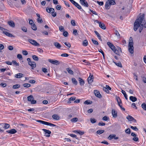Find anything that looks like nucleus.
<instances>
[{"mask_svg":"<svg viewBox=\"0 0 146 146\" xmlns=\"http://www.w3.org/2000/svg\"><path fill=\"white\" fill-rule=\"evenodd\" d=\"M134 27H146V20H145V15L143 14L139 16L135 21Z\"/></svg>","mask_w":146,"mask_h":146,"instance_id":"1","label":"nucleus"},{"mask_svg":"<svg viewBox=\"0 0 146 146\" xmlns=\"http://www.w3.org/2000/svg\"><path fill=\"white\" fill-rule=\"evenodd\" d=\"M107 44L115 53L120 55V53L122 52V50L120 47L117 46L116 48L112 43L109 42H107Z\"/></svg>","mask_w":146,"mask_h":146,"instance_id":"2","label":"nucleus"},{"mask_svg":"<svg viewBox=\"0 0 146 146\" xmlns=\"http://www.w3.org/2000/svg\"><path fill=\"white\" fill-rule=\"evenodd\" d=\"M133 44V38L131 37H130L129 39L128 50L129 52L131 54L134 53Z\"/></svg>","mask_w":146,"mask_h":146,"instance_id":"3","label":"nucleus"},{"mask_svg":"<svg viewBox=\"0 0 146 146\" xmlns=\"http://www.w3.org/2000/svg\"><path fill=\"white\" fill-rule=\"evenodd\" d=\"M27 60L28 62V64L30 66L32 69H34L36 66V64L35 62L33 61H31V59L29 58H28L27 59Z\"/></svg>","mask_w":146,"mask_h":146,"instance_id":"4","label":"nucleus"},{"mask_svg":"<svg viewBox=\"0 0 146 146\" xmlns=\"http://www.w3.org/2000/svg\"><path fill=\"white\" fill-rule=\"evenodd\" d=\"M37 122H39L40 123L47 125H49L51 126H55V125L43 121L41 120H38L37 121Z\"/></svg>","mask_w":146,"mask_h":146,"instance_id":"5","label":"nucleus"},{"mask_svg":"<svg viewBox=\"0 0 146 146\" xmlns=\"http://www.w3.org/2000/svg\"><path fill=\"white\" fill-rule=\"evenodd\" d=\"M0 29L3 31V33L5 34L7 36L10 37L14 36L12 34L9 33L8 32V30L5 29V28H0Z\"/></svg>","mask_w":146,"mask_h":146,"instance_id":"6","label":"nucleus"},{"mask_svg":"<svg viewBox=\"0 0 146 146\" xmlns=\"http://www.w3.org/2000/svg\"><path fill=\"white\" fill-rule=\"evenodd\" d=\"M116 100L118 103V106H119L120 108L123 111H125V109L122 107V102L119 97H118L116 98Z\"/></svg>","mask_w":146,"mask_h":146,"instance_id":"7","label":"nucleus"},{"mask_svg":"<svg viewBox=\"0 0 146 146\" xmlns=\"http://www.w3.org/2000/svg\"><path fill=\"white\" fill-rule=\"evenodd\" d=\"M27 99L28 101L31 102V104H34L36 103V101L34 100L33 96L32 95L28 96Z\"/></svg>","mask_w":146,"mask_h":146,"instance_id":"8","label":"nucleus"},{"mask_svg":"<svg viewBox=\"0 0 146 146\" xmlns=\"http://www.w3.org/2000/svg\"><path fill=\"white\" fill-rule=\"evenodd\" d=\"M42 130L44 132V136L47 137H49L50 136V135L51 133L50 131L44 129H43Z\"/></svg>","mask_w":146,"mask_h":146,"instance_id":"9","label":"nucleus"},{"mask_svg":"<svg viewBox=\"0 0 146 146\" xmlns=\"http://www.w3.org/2000/svg\"><path fill=\"white\" fill-rule=\"evenodd\" d=\"M28 41L30 43L35 46H40V44L37 42L35 40L29 39L28 40Z\"/></svg>","mask_w":146,"mask_h":146,"instance_id":"10","label":"nucleus"},{"mask_svg":"<svg viewBox=\"0 0 146 146\" xmlns=\"http://www.w3.org/2000/svg\"><path fill=\"white\" fill-rule=\"evenodd\" d=\"M48 61L49 62L56 65H58L60 63L58 61L56 60H53L51 59H49Z\"/></svg>","mask_w":146,"mask_h":146,"instance_id":"11","label":"nucleus"},{"mask_svg":"<svg viewBox=\"0 0 146 146\" xmlns=\"http://www.w3.org/2000/svg\"><path fill=\"white\" fill-rule=\"evenodd\" d=\"M111 89V88L108 85H106V87L103 88V90L108 94L109 93V90H110Z\"/></svg>","mask_w":146,"mask_h":146,"instance_id":"12","label":"nucleus"},{"mask_svg":"<svg viewBox=\"0 0 146 146\" xmlns=\"http://www.w3.org/2000/svg\"><path fill=\"white\" fill-rule=\"evenodd\" d=\"M80 3L82 5L85 7H88L89 6L88 3L85 0H80Z\"/></svg>","mask_w":146,"mask_h":146,"instance_id":"13","label":"nucleus"},{"mask_svg":"<svg viewBox=\"0 0 146 146\" xmlns=\"http://www.w3.org/2000/svg\"><path fill=\"white\" fill-rule=\"evenodd\" d=\"M113 138L116 140L117 139H118V137H116V135L115 134H111L108 137V139L109 140H111Z\"/></svg>","mask_w":146,"mask_h":146,"instance_id":"14","label":"nucleus"},{"mask_svg":"<svg viewBox=\"0 0 146 146\" xmlns=\"http://www.w3.org/2000/svg\"><path fill=\"white\" fill-rule=\"evenodd\" d=\"M127 119L129 121H133L134 122L136 121V120L131 116L129 115L127 117Z\"/></svg>","mask_w":146,"mask_h":146,"instance_id":"15","label":"nucleus"},{"mask_svg":"<svg viewBox=\"0 0 146 146\" xmlns=\"http://www.w3.org/2000/svg\"><path fill=\"white\" fill-rule=\"evenodd\" d=\"M94 77L93 75H90L88 78V82L89 84L92 83L94 80Z\"/></svg>","mask_w":146,"mask_h":146,"instance_id":"16","label":"nucleus"},{"mask_svg":"<svg viewBox=\"0 0 146 146\" xmlns=\"http://www.w3.org/2000/svg\"><path fill=\"white\" fill-rule=\"evenodd\" d=\"M52 117L53 119L55 120H59L60 119V117L57 114H54Z\"/></svg>","mask_w":146,"mask_h":146,"instance_id":"17","label":"nucleus"},{"mask_svg":"<svg viewBox=\"0 0 146 146\" xmlns=\"http://www.w3.org/2000/svg\"><path fill=\"white\" fill-rule=\"evenodd\" d=\"M6 132L8 133L14 134L17 132V131L15 129H11L10 130L7 131Z\"/></svg>","mask_w":146,"mask_h":146,"instance_id":"18","label":"nucleus"},{"mask_svg":"<svg viewBox=\"0 0 146 146\" xmlns=\"http://www.w3.org/2000/svg\"><path fill=\"white\" fill-rule=\"evenodd\" d=\"M112 114L113 117L116 118L117 117V112L114 109H112Z\"/></svg>","mask_w":146,"mask_h":146,"instance_id":"19","label":"nucleus"},{"mask_svg":"<svg viewBox=\"0 0 146 146\" xmlns=\"http://www.w3.org/2000/svg\"><path fill=\"white\" fill-rule=\"evenodd\" d=\"M111 5L110 4V2L108 0L106 2L105 4V8L106 9H109L110 8Z\"/></svg>","mask_w":146,"mask_h":146,"instance_id":"20","label":"nucleus"},{"mask_svg":"<svg viewBox=\"0 0 146 146\" xmlns=\"http://www.w3.org/2000/svg\"><path fill=\"white\" fill-rule=\"evenodd\" d=\"M94 92L96 96L99 98H101L102 96L99 92L97 90H95Z\"/></svg>","mask_w":146,"mask_h":146,"instance_id":"21","label":"nucleus"},{"mask_svg":"<svg viewBox=\"0 0 146 146\" xmlns=\"http://www.w3.org/2000/svg\"><path fill=\"white\" fill-rule=\"evenodd\" d=\"M78 80L79 82L80 85L81 86H83L85 84L84 81L81 78H78Z\"/></svg>","mask_w":146,"mask_h":146,"instance_id":"22","label":"nucleus"},{"mask_svg":"<svg viewBox=\"0 0 146 146\" xmlns=\"http://www.w3.org/2000/svg\"><path fill=\"white\" fill-rule=\"evenodd\" d=\"M8 23L10 27H14L15 26V24L14 22L12 21H8Z\"/></svg>","mask_w":146,"mask_h":146,"instance_id":"23","label":"nucleus"},{"mask_svg":"<svg viewBox=\"0 0 146 146\" xmlns=\"http://www.w3.org/2000/svg\"><path fill=\"white\" fill-rule=\"evenodd\" d=\"M29 24L31 26H33V27H36V25L34 24L33 21L31 19H29Z\"/></svg>","mask_w":146,"mask_h":146,"instance_id":"24","label":"nucleus"},{"mask_svg":"<svg viewBox=\"0 0 146 146\" xmlns=\"http://www.w3.org/2000/svg\"><path fill=\"white\" fill-rule=\"evenodd\" d=\"M23 74L21 73H19L16 74L15 76L17 78H20L23 77Z\"/></svg>","mask_w":146,"mask_h":146,"instance_id":"25","label":"nucleus"},{"mask_svg":"<svg viewBox=\"0 0 146 146\" xmlns=\"http://www.w3.org/2000/svg\"><path fill=\"white\" fill-rule=\"evenodd\" d=\"M54 46L57 48L58 49H60L61 46L58 42H54Z\"/></svg>","mask_w":146,"mask_h":146,"instance_id":"26","label":"nucleus"},{"mask_svg":"<svg viewBox=\"0 0 146 146\" xmlns=\"http://www.w3.org/2000/svg\"><path fill=\"white\" fill-rule=\"evenodd\" d=\"M129 99L130 100L133 102L137 100V98L133 96H130L129 97Z\"/></svg>","mask_w":146,"mask_h":146,"instance_id":"27","label":"nucleus"},{"mask_svg":"<svg viewBox=\"0 0 146 146\" xmlns=\"http://www.w3.org/2000/svg\"><path fill=\"white\" fill-rule=\"evenodd\" d=\"M94 33H95L96 35H97L98 39L102 41V40L100 34L96 31H94Z\"/></svg>","mask_w":146,"mask_h":146,"instance_id":"28","label":"nucleus"},{"mask_svg":"<svg viewBox=\"0 0 146 146\" xmlns=\"http://www.w3.org/2000/svg\"><path fill=\"white\" fill-rule=\"evenodd\" d=\"M46 10L47 12L48 13H51L52 12H54V9L53 8H48L47 7L46 9Z\"/></svg>","mask_w":146,"mask_h":146,"instance_id":"29","label":"nucleus"},{"mask_svg":"<svg viewBox=\"0 0 146 146\" xmlns=\"http://www.w3.org/2000/svg\"><path fill=\"white\" fill-rule=\"evenodd\" d=\"M95 22L99 24V26L100 27H104L105 25L104 24L99 22L98 21L96 20L95 21Z\"/></svg>","mask_w":146,"mask_h":146,"instance_id":"30","label":"nucleus"},{"mask_svg":"<svg viewBox=\"0 0 146 146\" xmlns=\"http://www.w3.org/2000/svg\"><path fill=\"white\" fill-rule=\"evenodd\" d=\"M74 5L78 9L80 10L81 11H84L82 9L81 7L77 3H76Z\"/></svg>","mask_w":146,"mask_h":146,"instance_id":"31","label":"nucleus"},{"mask_svg":"<svg viewBox=\"0 0 146 146\" xmlns=\"http://www.w3.org/2000/svg\"><path fill=\"white\" fill-rule=\"evenodd\" d=\"M121 93L123 94L124 95V96L125 97V98L126 100H127V94H126L125 92L123 90H121Z\"/></svg>","mask_w":146,"mask_h":146,"instance_id":"32","label":"nucleus"},{"mask_svg":"<svg viewBox=\"0 0 146 146\" xmlns=\"http://www.w3.org/2000/svg\"><path fill=\"white\" fill-rule=\"evenodd\" d=\"M88 40L86 39L84 40L83 42L82 45L84 46H86L88 45Z\"/></svg>","mask_w":146,"mask_h":146,"instance_id":"33","label":"nucleus"},{"mask_svg":"<svg viewBox=\"0 0 146 146\" xmlns=\"http://www.w3.org/2000/svg\"><path fill=\"white\" fill-rule=\"evenodd\" d=\"M66 70L69 74H73L74 73L73 72L70 68H67Z\"/></svg>","mask_w":146,"mask_h":146,"instance_id":"34","label":"nucleus"},{"mask_svg":"<svg viewBox=\"0 0 146 146\" xmlns=\"http://www.w3.org/2000/svg\"><path fill=\"white\" fill-rule=\"evenodd\" d=\"M72 80L73 84L76 85H77L78 82L75 78H72Z\"/></svg>","mask_w":146,"mask_h":146,"instance_id":"35","label":"nucleus"},{"mask_svg":"<svg viewBox=\"0 0 146 146\" xmlns=\"http://www.w3.org/2000/svg\"><path fill=\"white\" fill-rule=\"evenodd\" d=\"M76 99V98L74 97H71L69 99V100L68 102V103H71V101H73L74 100Z\"/></svg>","mask_w":146,"mask_h":146,"instance_id":"36","label":"nucleus"},{"mask_svg":"<svg viewBox=\"0 0 146 146\" xmlns=\"http://www.w3.org/2000/svg\"><path fill=\"white\" fill-rule=\"evenodd\" d=\"M98 51L101 53L103 56V58L104 59H105V54L104 52L103 51L102 49H100L98 50Z\"/></svg>","mask_w":146,"mask_h":146,"instance_id":"37","label":"nucleus"},{"mask_svg":"<svg viewBox=\"0 0 146 146\" xmlns=\"http://www.w3.org/2000/svg\"><path fill=\"white\" fill-rule=\"evenodd\" d=\"M141 106L144 110H146V101L145 103H144L142 104Z\"/></svg>","mask_w":146,"mask_h":146,"instance_id":"38","label":"nucleus"},{"mask_svg":"<svg viewBox=\"0 0 146 146\" xmlns=\"http://www.w3.org/2000/svg\"><path fill=\"white\" fill-rule=\"evenodd\" d=\"M78 119L77 117H74L72 119L71 121L72 122H76L78 121Z\"/></svg>","mask_w":146,"mask_h":146,"instance_id":"39","label":"nucleus"},{"mask_svg":"<svg viewBox=\"0 0 146 146\" xmlns=\"http://www.w3.org/2000/svg\"><path fill=\"white\" fill-rule=\"evenodd\" d=\"M32 57L33 59L36 61H38V57L36 55H33Z\"/></svg>","mask_w":146,"mask_h":146,"instance_id":"40","label":"nucleus"},{"mask_svg":"<svg viewBox=\"0 0 146 146\" xmlns=\"http://www.w3.org/2000/svg\"><path fill=\"white\" fill-rule=\"evenodd\" d=\"M104 131V130H98L97 131L96 133L98 134H100L103 133Z\"/></svg>","mask_w":146,"mask_h":146,"instance_id":"41","label":"nucleus"},{"mask_svg":"<svg viewBox=\"0 0 146 146\" xmlns=\"http://www.w3.org/2000/svg\"><path fill=\"white\" fill-rule=\"evenodd\" d=\"M20 87V85L19 84H17L14 85L13 86V89H16L19 88Z\"/></svg>","mask_w":146,"mask_h":146,"instance_id":"42","label":"nucleus"},{"mask_svg":"<svg viewBox=\"0 0 146 146\" xmlns=\"http://www.w3.org/2000/svg\"><path fill=\"white\" fill-rule=\"evenodd\" d=\"M125 132L126 133L128 134H129L131 133V130L129 128H128L126 129L125 130Z\"/></svg>","mask_w":146,"mask_h":146,"instance_id":"43","label":"nucleus"},{"mask_svg":"<svg viewBox=\"0 0 146 146\" xmlns=\"http://www.w3.org/2000/svg\"><path fill=\"white\" fill-rule=\"evenodd\" d=\"M110 2L111 5H114L115 4V2L114 0H108Z\"/></svg>","mask_w":146,"mask_h":146,"instance_id":"44","label":"nucleus"},{"mask_svg":"<svg viewBox=\"0 0 146 146\" xmlns=\"http://www.w3.org/2000/svg\"><path fill=\"white\" fill-rule=\"evenodd\" d=\"M64 44L68 48H70L71 47V45L69 42H65Z\"/></svg>","mask_w":146,"mask_h":146,"instance_id":"45","label":"nucleus"},{"mask_svg":"<svg viewBox=\"0 0 146 146\" xmlns=\"http://www.w3.org/2000/svg\"><path fill=\"white\" fill-rule=\"evenodd\" d=\"M130 128L133 130L136 131H137L138 130V129L137 128L136 126H131L130 127Z\"/></svg>","mask_w":146,"mask_h":146,"instance_id":"46","label":"nucleus"},{"mask_svg":"<svg viewBox=\"0 0 146 146\" xmlns=\"http://www.w3.org/2000/svg\"><path fill=\"white\" fill-rule=\"evenodd\" d=\"M114 63L117 66L120 67H122V66L121 65V64L120 62H119L118 63H117L116 62H114Z\"/></svg>","mask_w":146,"mask_h":146,"instance_id":"47","label":"nucleus"},{"mask_svg":"<svg viewBox=\"0 0 146 146\" xmlns=\"http://www.w3.org/2000/svg\"><path fill=\"white\" fill-rule=\"evenodd\" d=\"M23 86L25 87H26V88L29 87L31 86V85H30V84H28V83H25V84H23Z\"/></svg>","mask_w":146,"mask_h":146,"instance_id":"48","label":"nucleus"},{"mask_svg":"<svg viewBox=\"0 0 146 146\" xmlns=\"http://www.w3.org/2000/svg\"><path fill=\"white\" fill-rule=\"evenodd\" d=\"M70 135L72 137L76 138V139H78V138L77 137V136L75 134H70Z\"/></svg>","mask_w":146,"mask_h":146,"instance_id":"49","label":"nucleus"},{"mask_svg":"<svg viewBox=\"0 0 146 146\" xmlns=\"http://www.w3.org/2000/svg\"><path fill=\"white\" fill-rule=\"evenodd\" d=\"M115 34L118 37H120V35L119 34V33L118 31H117V30H115V32H114Z\"/></svg>","mask_w":146,"mask_h":146,"instance_id":"50","label":"nucleus"},{"mask_svg":"<svg viewBox=\"0 0 146 146\" xmlns=\"http://www.w3.org/2000/svg\"><path fill=\"white\" fill-rule=\"evenodd\" d=\"M96 119L94 118H91L90 119V121L92 123H95L96 122Z\"/></svg>","mask_w":146,"mask_h":146,"instance_id":"51","label":"nucleus"},{"mask_svg":"<svg viewBox=\"0 0 146 146\" xmlns=\"http://www.w3.org/2000/svg\"><path fill=\"white\" fill-rule=\"evenodd\" d=\"M132 139L133 140L136 142L139 141V138L137 137H134Z\"/></svg>","mask_w":146,"mask_h":146,"instance_id":"52","label":"nucleus"},{"mask_svg":"<svg viewBox=\"0 0 146 146\" xmlns=\"http://www.w3.org/2000/svg\"><path fill=\"white\" fill-rule=\"evenodd\" d=\"M10 127V125L8 123H5V125L4 126V128L5 129H7L9 128Z\"/></svg>","mask_w":146,"mask_h":146,"instance_id":"53","label":"nucleus"},{"mask_svg":"<svg viewBox=\"0 0 146 146\" xmlns=\"http://www.w3.org/2000/svg\"><path fill=\"white\" fill-rule=\"evenodd\" d=\"M109 119V118L106 116H104L102 118V119L103 120H104L105 121H107Z\"/></svg>","mask_w":146,"mask_h":146,"instance_id":"54","label":"nucleus"},{"mask_svg":"<svg viewBox=\"0 0 146 146\" xmlns=\"http://www.w3.org/2000/svg\"><path fill=\"white\" fill-rule=\"evenodd\" d=\"M42 71L44 73H46L47 72V69L45 68H42Z\"/></svg>","mask_w":146,"mask_h":146,"instance_id":"55","label":"nucleus"},{"mask_svg":"<svg viewBox=\"0 0 146 146\" xmlns=\"http://www.w3.org/2000/svg\"><path fill=\"white\" fill-rule=\"evenodd\" d=\"M73 33L75 35H77L78 34L77 30L76 29L74 30Z\"/></svg>","mask_w":146,"mask_h":146,"instance_id":"56","label":"nucleus"},{"mask_svg":"<svg viewBox=\"0 0 146 146\" xmlns=\"http://www.w3.org/2000/svg\"><path fill=\"white\" fill-rule=\"evenodd\" d=\"M61 56L62 57H67L68 56L69 54L67 53H63L62 54Z\"/></svg>","mask_w":146,"mask_h":146,"instance_id":"57","label":"nucleus"},{"mask_svg":"<svg viewBox=\"0 0 146 146\" xmlns=\"http://www.w3.org/2000/svg\"><path fill=\"white\" fill-rule=\"evenodd\" d=\"M71 24L73 26L76 25V23L74 20H72L71 21Z\"/></svg>","mask_w":146,"mask_h":146,"instance_id":"58","label":"nucleus"},{"mask_svg":"<svg viewBox=\"0 0 146 146\" xmlns=\"http://www.w3.org/2000/svg\"><path fill=\"white\" fill-rule=\"evenodd\" d=\"M92 41L94 44H95L96 45H98V44H99L98 42L97 41H96V40H94L93 39H92Z\"/></svg>","mask_w":146,"mask_h":146,"instance_id":"59","label":"nucleus"},{"mask_svg":"<svg viewBox=\"0 0 146 146\" xmlns=\"http://www.w3.org/2000/svg\"><path fill=\"white\" fill-rule=\"evenodd\" d=\"M17 57L20 60H22L23 58L22 55L20 54H18L17 55Z\"/></svg>","mask_w":146,"mask_h":146,"instance_id":"60","label":"nucleus"},{"mask_svg":"<svg viewBox=\"0 0 146 146\" xmlns=\"http://www.w3.org/2000/svg\"><path fill=\"white\" fill-rule=\"evenodd\" d=\"M105 125V123L102 122H100L98 123V125L100 126H104Z\"/></svg>","mask_w":146,"mask_h":146,"instance_id":"61","label":"nucleus"},{"mask_svg":"<svg viewBox=\"0 0 146 146\" xmlns=\"http://www.w3.org/2000/svg\"><path fill=\"white\" fill-rule=\"evenodd\" d=\"M132 107L133 108H134L136 109H137V107L136 106V104L135 103H133L132 104Z\"/></svg>","mask_w":146,"mask_h":146,"instance_id":"62","label":"nucleus"},{"mask_svg":"<svg viewBox=\"0 0 146 146\" xmlns=\"http://www.w3.org/2000/svg\"><path fill=\"white\" fill-rule=\"evenodd\" d=\"M63 35L65 37H67L68 35V33L67 31H64L63 33Z\"/></svg>","mask_w":146,"mask_h":146,"instance_id":"63","label":"nucleus"},{"mask_svg":"<svg viewBox=\"0 0 146 146\" xmlns=\"http://www.w3.org/2000/svg\"><path fill=\"white\" fill-rule=\"evenodd\" d=\"M12 62L13 64L15 65L16 66H19V63H17V62L15 60H13Z\"/></svg>","mask_w":146,"mask_h":146,"instance_id":"64","label":"nucleus"}]
</instances>
